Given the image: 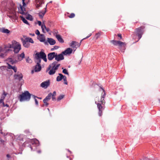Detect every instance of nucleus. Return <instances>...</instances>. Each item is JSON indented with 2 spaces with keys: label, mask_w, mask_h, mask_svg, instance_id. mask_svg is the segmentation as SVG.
Returning a JSON list of instances; mask_svg holds the SVG:
<instances>
[{
  "label": "nucleus",
  "mask_w": 160,
  "mask_h": 160,
  "mask_svg": "<svg viewBox=\"0 0 160 160\" xmlns=\"http://www.w3.org/2000/svg\"><path fill=\"white\" fill-rule=\"evenodd\" d=\"M39 141L36 139L28 138L23 143L22 146L29 147L31 150L32 151L35 150L36 149V147L39 146Z\"/></svg>",
  "instance_id": "1"
},
{
  "label": "nucleus",
  "mask_w": 160,
  "mask_h": 160,
  "mask_svg": "<svg viewBox=\"0 0 160 160\" xmlns=\"http://www.w3.org/2000/svg\"><path fill=\"white\" fill-rule=\"evenodd\" d=\"M32 94L30 93L28 91H26L19 96V101L22 102L24 101H29L30 100L31 96Z\"/></svg>",
  "instance_id": "2"
},
{
  "label": "nucleus",
  "mask_w": 160,
  "mask_h": 160,
  "mask_svg": "<svg viewBox=\"0 0 160 160\" xmlns=\"http://www.w3.org/2000/svg\"><path fill=\"white\" fill-rule=\"evenodd\" d=\"M115 46L118 45L119 47V49H121V52H124L125 49L126 44L125 42H121L120 41H117L115 40H112L110 41Z\"/></svg>",
  "instance_id": "3"
},
{
  "label": "nucleus",
  "mask_w": 160,
  "mask_h": 160,
  "mask_svg": "<svg viewBox=\"0 0 160 160\" xmlns=\"http://www.w3.org/2000/svg\"><path fill=\"white\" fill-rule=\"evenodd\" d=\"M145 28L144 26H141L135 29V32L136 35L138 37V40L142 38V36L144 32L143 29Z\"/></svg>",
  "instance_id": "4"
},
{
  "label": "nucleus",
  "mask_w": 160,
  "mask_h": 160,
  "mask_svg": "<svg viewBox=\"0 0 160 160\" xmlns=\"http://www.w3.org/2000/svg\"><path fill=\"white\" fill-rule=\"evenodd\" d=\"M35 57L40 59L42 58L45 62H47V55L44 52H42V51L40 52H37L35 54Z\"/></svg>",
  "instance_id": "5"
},
{
  "label": "nucleus",
  "mask_w": 160,
  "mask_h": 160,
  "mask_svg": "<svg viewBox=\"0 0 160 160\" xmlns=\"http://www.w3.org/2000/svg\"><path fill=\"white\" fill-rule=\"evenodd\" d=\"M99 90L100 91L101 90H102L103 92V93H102L101 100L100 101H99L98 102H101L102 105H104L105 103L104 98L106 95V93L104 89L101 86L99 87Z\"/></svg>",
  "instance_id": "6"
},
{
  "label": "nucleus",
  "mask_w": 160,
  "mask_h": 160,
  "mask_svg": "<svg viewBox=\"0 0 160 160\" xmlns=\"http://www.w3.org/2000/svg\"><path fill=\"white\" fill-rule=\"evenodd\" d=\"M22 6L21 4L20 5V11L19 12V13L22 15H27V12H24V11H25L26 10L24 7L26 6V4L25 2V0H22Z\"/></svg>",
  "instance_id": "7"
},
{
  "label": "nucleus",
  "mask_w": 160,
  "mask_h": 160,
  "mask_svg": "<svg viewBox=\"0 0 160 160\" xmlns=\"http://www.w3.org/2000/svg\"><path fill=\"white\" fill-rule=\"evenodd\" d=\"M35 58L36 60L35 61V62L36 63V68L37 67H38V70H36V71H41L42 69V67L40 64L41 61V59L38 58L36 57H35Z\"/></svg>",
  "instance_id": "8"
},
{
  "label": "nucleus",
  "mask_w": 160,
  "mask_h": 160,
  "mask_svg": "<svg viewBox=\"0 0 160 160\" xmlns=\"http://www.w3.org/2000/svg\"><path fill=\"white\" fill-rule=\"evenodd\" d=\"M14 49L13 52L15 53H18L20 50L21 49V45L17 42V44H15L13 48Z\"/></svg>",
  "instance_id": "9"
},
{
  "label": "nucleus",
  "mask_w": 160,
  "mask_h": 160,
  "mask_svg": "<svg viewBox=\"0 0 160 160\" xmlns=\"http://www.w3.org/2000/svg\"><path fill=\"white\" fill-rule=\"evenodd\" d=\"M37 39L41 42H43L45 45H48V42L45 41V36L44 34H41L40 36H38Z\"/></svg>",
  "instance_id": "10"
},
{
  "label": "nucleus",
  "mask_w": 160,
  "mask_h": 160,
  "mask_svg": "<svg viewBox=\"0 0 160 160\" xmlns=\"http://www.w3.org/2000/svg\"><path fill=\"white\" fill-rule=\"evenodd\" d=\"M50 80H48L42 82L40 84V86L44 89H46L50 85Z\"/></svg>",
  "instance_id": "11"
},
{
  "label": "nucleus",
  "mask_w": 160,
  "mask_h": 160,
  "mask_svg": "<svg viewBox=\"0 0 160 160\" xmlns=\"http://www.w3.org/2000/svg\"><path fill=\"white\" fill-rule=\"evenodd\" d=\"M23 77L22 73L18 72L17 74H14L13 76L15 79L18 80L19 81H20L22 79Z\"/></svg>",
  "instance_id": "12"
},
{
  "label": "nucleus",
  "mask_w": 160,
  "mask_h": 160,
  "mask_svg": "<svg viewBox=\"0 0 160 160\" xmlns=\"http://www.w3.org/2000/svg\"><path fill=\"white\" fill-rule=\"evenodd\" d=\"M57 55V53L55 52H52L49 53L48 54V60L51 61L54 58L55 59L56 56Z\"/></svg>",
  "instance_id": "13"
},
{
  "label": "nucleus",
  "mask_w": 160,
  "mask_h": 160,
  "mask_svg": "<svg viewBox=\"0 0 160 160\" xmlns=\"http://www.w3.org/2000/svg\"><path fill=\"white\" fill-rule=\"evenodd\" d=\"M64 54L62 53V52L61 53L58 54L57 53V55L55 57V60H56L57 62L64 59V57L63 56Z\"/></svg>",
  "instance_id": "14"
},
{
  "label": "nucleus",
  "mask_w": 160,
  "mask_h": 160,
  "mask_svg": "<svg viewBox=\"0 0 160 160\" xmlns=\"http://www.w3.org/2000/svg\"><path fill=\"white\" fill-rule=\"evenodd\" d=\"M58 62L57 61H55L51 64L52 68L54 69V70H57L60 65V64H58Z\"/></svg>",
  "instance_id": "15"
},
{
  "label": "nucleus",
  "mask_w": 160,
  "mask_h": 160,
  "mask_svg": "<svg viewBox=\"0 0 160 160\" xmlns=\"http://www.w3.org/2000/svg\"><path fill=\"white\" fill-rule=\"evenodd\" d=\"M23 45L24 47L26 48H28L30 46V44L28 42V41L25 39H24L22 38L21 39Z\"/></svg>",
  "instance_id": "16"
},
{
  "label": "nucleus",
  "mask_w": 160,
  "mask_h": 160,
  "mask_svg": "<svg viewBox=\"0 0 160 160\" xmlns=\"http://www.w3.org/2000/svg\"><path fill=\"white\" fill-rule=\"evenodd\" d=\"M81 43H80L74 41H72L71 44L70 46L72 48H77L79 47L81 45Z\"/></svg>",
  "instance_id": "17"
},
{
  "label": "nucleus",
  "mask_w": 160,
  "mask_h": 160,
  "mask_svg": "<svg viewBox=\"0 0 160 160\" xmlns=\"http://www.w3.org/2000/svg\"><path fill=\"white\" fill-rule=\"evenodd\" d=\"M72 51V50L70 48H68L65 51L62 52V53L65 55L71 54Z\"/></svg>",
  "instance_id": "18"
},
{
  "label": "nucleus",
  "mask_w": 160,
  "mask_h": 160,
  "mask_svg": "<svg viewBox=\"0 0 160 160\" xmlns=\"http://www.w3.org/2000/svg\"><path fill=\"white\" fill-rule=\"evenodd\" d=\"M17 43V42L15 40H13L11 43H8L5 47L10 48H13L15 45Z\"/></svg>",
  "instance_id": "19"
},
{
  "label": "nucleus",
  "mask_w": 160,
  "mask_h": 160,
  "mask_svg": "<svg viewBox=\"0 0 160 160\" xmlns=\"http://www.w3.org/2000/svg\"><path fill=\"white\" fill-rule=\"evenodd\" d=\"M101 104H102L101 102V103H98L97 104V107L99 111L98 115L99 116H101L102 114V106Z\"/></svg>",
  "instance_id": "20"
},
{
  "label": "nucleus",
  "mask_w": 160,
  "mask_h": 160,
  "mask_svg": "<svg viewBox=\"0 0 160 160\" xmlns=\"http://www.w3.org/2000/svg\"><path fill=\"white\" fill-rule=\"evenodd\" d=\"M47 39L48 40L47 42H48V43H49V44L51 45H54L56 43L55 40L53 39V38H48Z\"/></svg>",
  "instance_id": "21"
},
{
  "label": "nucleus",
  "mask_w": 160,
  "mask_h": 160,
  "mask_svg": "<svg viewBox=\"0 0 160 160\" xmlns=\"http://www.w3.org/2000/svg\"><path fill=\"white\" fill-rule=\"evenodd\" d=\"M8 62L12 64H13L14 63H16L18 61L12 58H8Z\"/></svg>",
  "instance_id": "22"
},
{
  "label": "nucleus",
  "mask_w": 160,
  "mask_h": 160,
  "mask_svg": "<svg viewBox=\"0 0 160 160\" xmlns=\"http://www.w3.org/2000/svg\"><path fill=\"white\" fill-rule=\"evenodd\" d=\"M59 76H58L57 77L56 80L58 82L61 81L63 78L64 75L62 74L59 73H58Z\"/></svg>",
  "instance_id": "23"
},
{
  "label": "nucleus",
  "mask_w": 160,
  "mask_h": 160,
  "mask_svg": "<svg viewBox=\"0 0 160 160\" xmlns=\"http://www.w3.org/2000/svg\"><path fill=\"white\" fill-rule=\"evenodd\" d=\"M56 38L59 42L61 43H63L64 42V40L60 35H57L56 36Z\"/></svg>",
  "instance_id": "24"
},
{
  "label": "nucleus",
  "mask_w": 160,
  "mask_h": 160,
  "mask_svg": "<svg viewBox=\"0 0 160 160\" xmlns=\"http://www.w3.org/2000/svg\"><path fill=\"white\" fill-rule=\"evenodd\" d=\"M46 12V11H41L38 13V16L41 18H42Z\"/></svg>",
  "instance_id": "25"
},
{
  "label": "nucleus",
  "mask_w": 160,
  "mask_h": 160,
  "mask_svg": "<svg viewBox=\"0 0 160 160\" xmlns=\"http://www.w3.org/2000/svg\"><path fill=\"white\" fill-rule=\"evenodd\" d=\"M38 3L37 4L36 7L37 8H38L42 7V4L44 3V2L43 0H39Z\"/></svg>",
  "instance_id": "26"
},
{
  "label": "nucleus",
  "mask_w": 160,
  "mask_h": 160,
  "mask_svg": "<svg viewBox=\"0 0 160 160\" xmlns=\"http://www.w3.org/2000/svg\"><path fill=\"white\" fill-rule=\"evenodd\" d=\"M18 59L20 60H22L25 57V54L24 52H22L21 54H18Z\"/></svg>",
  "instance_id": "27"
},
{
  "label": "nucleus",
  "mask_w": 160,
  "mask_h": 160,
  "mask_svg": "<svg viewBox=\"0 0 160 160\" xmlns=\"http://www.w3.org/2000/svg\"><path fill=\"white\" fill-rule=\"evenodd\" d=\"M20 17L24 23L28 25H29V23L28 21L24 17H23L22 16H20Z\"/></svg>",
  "instance_id": "28"
},
{
  "label": "nucleus",
  "mask_w": 160,
  "mask_h": 160,
  "mask_svg": "<svg viewBox=\"0 0 160 160\" xmlns=\"http://www.w3.org/2000/svg\"><path fill=\"white\" fill-rule=\"evenodd\" d=\"M2 32L3 33L7 34H8L10 32L9 30L7 29H5L4 28H3L2 29Z\"/></svg>",
  "instance_id": "29"
},
{
  "label": "nucleus",
  "mask_w": 160,
  "mask_h": 160,
  "mask_svg": "<svg viewBox=\"0 0 160 160\" xmlns=\"http://www.w3.org/2000/svg\"><path fill=\"white\" fill-rule=\"evenodd\" d=\"M47 101H48V100H46L45 99H44L43 100V102L44 104H43L42 106V107H43L44 106H45L46 107H48L49 105V103L47 102Z\"/></svg>",
  "instance_id": "30"
},
{
  "label": "nucleus",
  "mask_w": 160,
  "mask_h": 160,
  "mask_svg": "<svg viewBox=\"0 0 160 160\" xmlns=\"http://www.w3.org/2000/svg\"><path fill=\"white\" fill-rule=\"evenodd\" d=\"M27 14H28V16L27 17H26V18L27 19L31 21H32L33 20V18H32V16L29 14H28L27 13Z\"/></svg>",
  "instance_id": "31"
},
{
  "label": "nucleus",
  "mask_w": 160,
  "mask_h": 160,
  "mask_svg": "<svg viewBox=\"0 0 160 160\" xmlns=\"http://www.w3.org/2000/svg\"><path fill=\"white\" fill-rule=\"evenodd\" d=\"M28 42H29V43H33L34 42L33 40V39L31 38L30 37H27L25 38Z\"/></svg>",
  "instance_id": "32"
},
{
  "label": "nucleus",
  "mask_w": 160,
  "mask_h": 160,
  "mask_svg": "<svg viewBox=\"0 0 160 160\" xmlns=\"http://www.w3.org/2000/svg\"><path fill=\"white\" fill-rule=\"evenodd\" d=\"M52 95V93L51 92L49 93L44 99H45L48 101L51 98Z\"/></svg>",
  "instance_id": "33"
},
{
  "label": "nucleus",
  "mask_w": 160,
  "mask_h": 160,
  "mask_svg": "<svg viewBox=\"0 0 160 160\" xmlns=\"http://www.w3.org/2000/svg\"><path fill=\"white\" fill-rule=\"evenodd\" d=\"M56 95V91H54L53 92L52 94V99L53 101H55L56 100V98L55 97V96Z\"/></svg>",
  "instance_id": "34"
},
{
  "label": "nucleus",
  "mask_w": 160,
  "mask_h": 160,
  "mask_svg": "<svg viewBox=\"0 0 160 160\" xmlns=\"http://www.w3.org/2000/svg\"><path fill=\"white\" fill-rule=\"evenodd\" d=\"M56 72V70H54V69H53V68L51 69V70L48 72V73L50 75H52L54 74Z\"/></svg>",
  "instance_id": "35"
},
{
  "label": "nucleus",
  "mask_w": 160,
  "mask_h": 160,
  "mask_svg": "<svg viewBox=\"0 0 160 160\" xmlns=\"http://www.w3.org/2000/svg\"><path fill=\"white\" fill-rule=\"evenodd\" d=\"M64 97V95H60L57 98V100L58 101H59L62 99Z\"/></svg>",
  "instance_id": "36"
},
{
  "label": "nucleus",
  "mask_w": 160,
  "mask_h": 160,
  "mask_svg": "<svg viewBox=\"0 0 160 160\" xmlns=\"http://www.w3.org/2000/svg\"><path fill=\"white\" fill-rule=\"evenodd\" d=\"M62 69H63L62 72L64 74L68 75H69V73L66 69H64L63 68H62Z\"/></svg>",
  "instance_id": "37"
},
{
  "label": "nucleus",
  "mask_w": 160,
  "mask_h": 160,
  "mask_svg": "<svg viewBox=\"0 0 160 160\" xmlns=\"http://www.w3.org/2000/svg\"><path fill=\"white\" fill-rule=\"evenodd\" d=\"M32 96L34 99L35 104L37 106L38 105V102L37 101V99H36V98H38V97L33 95H32Z\"/></svg>",
  "instance_id": "38"
},
{
  "label": "nucleus",
  "mask_w": 160,
  "mask_h": 160,
  "mask_svg": "<svg viewBox=\"0 0 160 160\" xmlns=\"http://www.w3.org/2000/svg\"><path fill=\"white\" fill-rule=\"evenodd\" d=\"M4 98H5V97H2L0 99V103H2L3 104V106L4 107L5 106V104H4V103L3 101Z\"/></svg>",
  "instance_id": "39"
},
{
  "label": "nucleus",
  "mask_w": 160,
  "mask_h": 160,
  "mask_svg": "<svg viewBox=\"0 0 160 160\" xmlns=\"http://www.w3.org/2000/svg\"><path fill=\"white\" fill-rule=\"evenodd\" d=\"M41 28L42 29V32L43 33H45L46 32H45L44 30L45 28H46V26L44 24H42V25L41 26Z\"/></svg>",
  "instance_id": "40"
},
{
  "label": "nucleus",
  "mask_w": 160,
  "mask_h": 160,
  "mask_svg": "<svg viewBox=\"0 0 160 160\" xmlns=\"http://www.w3.org/2000/svg\"><path fill=\"white\" fill-rule=\"evenodd\" d=\"M58 33V32L57 30H56V29L53 30V35L54 36H55L56 37V36L57 35H58V34H57Z\"/></svg>",
  "instance_id": "41"
},
{
  "label": "nucleus",
  "mask_w": 160,
  "mask_h": 160,
  "mask_svg": "<svg viewBox=\"0 0 160 160\" xmlns=\"http://www.w3.org/2000/svg\"><path fill=\"white\" fill-rule=\"evenodd\" d=\"M63 81H64V83L66 85L68 84V82L67 80V77L65 76H64L63 78Z\"/></svg>",
  "instance_id": "42"
},
{
  "label": "nucleus",
  "mask_w": 160,
  "mask_h": 160,
  "mask_svg": "<svg viewBox=\"0 0 160 160\" xmlns=\"http://www.w3.org/2000/svg\"><path fill=\"white\" fill-rule=\"evenodd\" d=\"M59 47L58 46H54L53 48H52L51 50L52 51H53L54 50L57 49L59 48Z\"/></svg>",
  "instance_id": "43"
},
{
  "label": "nucleus",
  "mask_w": 160,
  "mask_h": 160,
  "mask_svg": "<svg viewBox=\"0 0 160 160\" xmlns=\"http://www.w3.org/2000/svg\"><path fill=\"white\" fill-rule=\"evenodd\" d=\"M101 35V32H99L96 34V38L98 39Z\"/></svg>",
  "instance_id": "44"
},
{
  "label": "nucleus",
  "mask_w": 160,
  "mask_h": 160,
  "mask_svg": "<svg viewBox=\"0 0 160 160\" xmlns=\"http://www.w3.org/2000/svg\"><path fill=\"white\" fill-rule=\"evenodd\" d=\"M35 33L38 35V36H40L41 34H40V32L37 29L35 31Z\"/></svg>",
  "instance_id": "45"
},
{
  "label": "nucleus",
  "mask_w": 160,
  "mask_h": 160,
  "mask_svg": "<svg viewBox=\"0 0 160 160\" xmlns=\"http://www.w3.org/2000/svg\"><path fill=\"white\" fill-rule=\"evenodd\" d=\"M12 69L15 72H16L17 71V68L15 66H13Z\"/></svg>",
  "instance_id": "46"
},
{
  "label": "nucleus",
  "mask_w": 160,
  "mask_h": 160,
  "mask_svg": "<svg viewBox=\"0 0 160 160\" xmlns=\"http://www.w3.org/2000/svg\"><path fill=\"white\" fill-rule=\"evenodd\" d=\"M7 64L8 65V69H12L13 66H12V65H11L10 64L8 63H7Z\"/></svg>",
  "instance_id": "47"
},
{
  "label": "nucleus",
  "mask_w": 160,
  "mask_h": 160,
  "mask_svg": "<svg viewBox=\"0 0 160 160\" xmlns=\"http://www.w3.org/2000/svg\"><path fill=\"white\" fill-rule=\"evenodd\" d=\"M75 16V14L74 13H71L69 16L70 18H73Z\"/></svg>",
  "instance_id": "48"
},
{
  "label": "nucleus",
  "mask_w": 160,
  "mask_h": 160,
  "mask_svg": "<svg viewBox=\"0 0 160 160\" xmlns=\"http://www.w3.org/2000/svg\"><path fill=\"white\" fill-rule=\"evenodd\" d=\"M36 65H35V68H34V71L36 72H39L40 71H36V70H38V67H36Z\"/></svg>",
  "instance_id": "49"
},
{
  "label": "nucleus",
  "mask_w": 160,
  "mask_h": 160,
  "mask_svg": "<svg viewBox=\"0 0 160 160\" xmlns=\"http://www.w3.org/2000/svg\"><path fill=\"white\" fill-rule=\"evenodd\" d=\"M31 60V59L29 58V57H28L26 59V61L27 62H29V61H30Z\"/></svg>",
  "instance_id": "50"
},
{
  "label": "nucleus",
  "mask_w": 160,
  "mask_h": 160,
  "mask_svg": "<svg viewBox=\"0 0 160 160\" xmlns=\"http://www.w3.org/2000/svg\"><path fill=\"white\" fill-rule=\"evenodd\" d=\"M38 25L39 26H41L42 24V22L40 21H38Z\"/></svg>",
  "instance_id": "51"
},
{
  "label": "nucleus",
  "mask_w": 160,
  "mask_h": 160,
  "mask_svg": "<svg viewBox=\"0 0 160 160\" xmlns=\"http://www.w3.org/2000/svg\"><path fill=\"white\" fill-rule=\"evenodd\" d=\"M1 133L2 134H3V136H6V135H7V134H8V133H3V132L2 131H1Z\"/></svg>",
  "instance_id": "52"
},
{
  "label": "nucleus",
  "mask_w": 160,
  "mask_h": 160,
  "mask_svg": "<svg viewBox=\"0 0 160 160\" xmlns=\"http://www.w3.org/2000/svg\"><path fill=\"white\" fill-rule=\"evenodd\" d=\"M52 68L51 64H50L48 68L47 69V71L50 70L51 68Z\"/></svg>",
  "instance_id": "53"
},
{
  "label": "nucleus",
  "mask_w": 160,
  "mask_h": 160,
  "mask_svg": "<svg viewBox=\"0 0 160 160\" xmlns=\"http://www.w3.org/2000/svg\"><path fill=\"white\" fill-rule=\"evenodd\" d=\"M118 36L120 38V39H122V35L121 34H118Z\"/></svg>",
  "instance_id": "54"
},
{
  "label": "nucleus",
  "mask_w": 160,
  "mask_h": 160,
  "mask_svg": "<svg viewBox=\"0 0 160 160\" xmlns=\"http://www.w3.org/2000/svg\"><path fill=\"white\" fill-rule=\"evenodd\" d=\"M45 29H46V31H47V32H48L50 30L49 28H47L46 27V28H45Z\"/></svg>",
  "instance_id": "55"
},
{
  "label": "nucleus",
  "mask_w": 160,
  "mask_h": 160,
  "mask_svg": "<svg viewBox=\"0 0 160 160\" xmlns=\"http://www.w3.org/2000/svg\"><path fill=\"white\" fill-rule=\"evenodd\" d=\"M89 37H88V36H87V37H86V38H83V39H82V40H81V41H80V42H82V41L83 40H84V39H86L88 38Z\"/></svg>",
  "instance_id": "56"
},
{
  "label": "nucleus",
  "mask_w": 160,
  "mask_h": 160,
  "mask_svg": "<svg viewBox=\"0 0 160 160\" xmlns=\"http://www.w3.org/2000/svg\"><path fill=\"white\" fill-rule=\"evenodd\" d=\"M0 142H1L2 143H3L4 142V141L2 140L1 138H0Z\"/></svg>",
  "instance_id": "57"
},
{
  "label": "nucleus",
  "mask_w": 160,
  "mask_h": 160,
  "mask_svg": "<svg viewBox=\"0 0 160 160\" xmlns=\"http://www.w3.org/2000/svg\"><path fill=\"white\" fill-rule=\"evenodd\" d=\"M7 157L8 158H11V156L8 154L7 155Z\"/></svg>",
  "instance_id": "58"
},
{
  "label": "nucleus",
  "mask_w": 160,
  "mask_h": 160,
  "mask_svg": "<svg viewBox=\"0 0 160 160\" xmlns=\"http://www.w3.org/2000/svg\"><path fill=\"white\" fill-rule=\"evenodd\" d=\"M30 35H31V36H35V34H34V33H30Z\"/></svg>",
  "instance_id": "59"
},
{
  "label": "nucleus",
  "mask_w": 160,
  "mask_h": 160,
  "mask_svg": "<svg viewBox=\"0 0 160 160\" xmlns=\"http://www.w3.org/2000/svg\"><path fill=\"white\" fill-rule=\"evenodd\" d=\"M67 150L70 152V154L72 153V152L71 151H70L69 149H67Z\"/></svg>",
  "instance_id": "60"
},
{
  "label": "nucleus",
  "mask_w": 160,
  "mask_h": 160,
  "mask_svg": "<svg viewBox=\"0 0 160 160\" xmlns=\"http://www.w3.org/2000/svg\"><path fill=\"white\" fill-rule=\"evenodd\" d=\"M8 17L9 18H13V17H12V16H11V15H8Z\"/></svg>",
  "instance_id": "61"
},
{
  "label": "nucleus",
  "mask_w": 160,
  "mask_h": 160,
  "mask_svg": "<svg viewBox=\"0 0 160 160\" xmlns=\"http://www.w3.org/2000/svg\"><path fill=\"white\" fill-rule=\"evenodd\" d=\"M3 94L5 96H6L7 95V93H6L5 92H3Z\"/></svg>",
  "instance_id": "62"
},
{
  "label": "nucleus",
  "mask_w": 160,
  "mask_h": 160,
  "mask_svg": "<svg viewBox=\"0 0 160 160\" xmlns=\"http://www.w3.org/2000/svg\"><path fill=\"white\" fill-rule=\"evenodd\" d=\"M47 4L46 5V7L44 8L45 11H46V9H47Z\"/></svg>",
  "instance_id": "63"
},
{
  "label": "nucleus",
  "mask_w": 160,
  "mask_h": 160,
  "mask_svg": "<svg viewBox=\"0 0 160 160\" xmlns=\"http://www.w3.org/2000/svg\"><path fill=\"white\" fill-rule=\"evenodd\" d=\"M37 152L38 153H40L41 152V151L40 150H38L37 151Z\"/></svg>",
  "instance_id": "64"
}]
</instances>
